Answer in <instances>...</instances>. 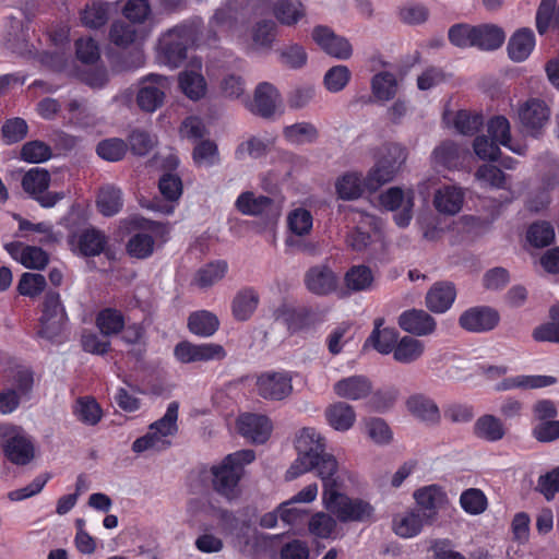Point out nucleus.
I'll list each match as a JSON object with an SVG mask.
<instances>
[{"mask_svg": "<svg viewBox=\"0 0 559 559\" xmlns=\"http://www.w3.org/2000/svg\"><path fill=\"white\" fill-rule=\"evenodd\" d=\"M275 322L287 326L290 332H297L308 328L313 322V313L308 308H293L288 305H281L273 312Z\"/></svg>", "mask_w": 559, "mask_h": 559, "instance_id": "b1692460", "label": "nucleus"}, {"mask_svg": "<svg viewBox=\"0 0 559 559\" xmlns=\"http://www.w3.org/2000/svg\"><path fill=\"white\" fill-rule=\"evenodd\" d=\"M228 271L224 260L209 262L201 266L193 275L192 284L201 289H207L221 282Z\"/></svg>", "mask_w": 559, "mask_h": 559, "instance_id": "c9c22d12", "label": "nucleus"}, {"mask_svg": "<svg viewBox=\"0 0 559 559\" xmlns=\"http://www.w3.org/2000/svg\"><path fill=\"white\" fill-rule=\"evenodd\" d=\"M555 230L547 222H537L530 226L527 230V240L537 248H543L552 242Z\"/></svg>", "mask_w": 559, "mask_h": 559, "instance_id": "69168bd1", "label": "nucleus"}, {"mask_svg": "<svg viewBox=\"0 0 559 559\" xmlns=\"http://www.w3.org/2000/svg\"><path fill=\"white\" fill-rule=\"evenodd\" d=\"M413 497L416 501L415 509L430 524H433L438 519L439 512L449 506L447 492L438 485L424 486L415 490Z\"/></svg>", "mask_w": 559, "mask_h": 559, "instance_id": "9b49d317", "label": "nucleus"}, {"mask_svg": "<svg viewBox=\"0 0 559 559\" xmlns=\"http://www.w3.org/2000/svg\"><path fill=\"white\" fill-rule=\"evenodd\" d=\"M255 390L266 401H284L293 393V376L286 370H267L257 376Z\"/></svg>", "mask_w": 559, "mask_h": 559, "instance_id": "423d86ee", "label": "nucleus"}, {"mask_svg": "<svg viewBox=\"0 0 559 559\" xmlns=\"http://www.w3.org/2000/svg\"><path fill=\"white\" fill-rule=\"evenodd\" d=\"M312 38L323 51L336 59L347 60L353 55L349 41L326 26L314 27Z\"/></svg>", "mask_w": 559, "mask_h": 559, "instance_id": "a211bd4d", "label": "nucleus"}, {"mask_svg": "<svg viewBox=\"0 0 559 559\" xmlns=\"http://www.w3.org/2000/svg\"><path fill=\"white\" fill-rule=\"evenodd\" d=\"M406 158L405 147L396 143L385 144L379 162L369 170L364 179V186L370 191L378 190L394 178Z\"/></svg>", "mask_w": 559, "mask_h": 559, "instance_id": "39448f33", "label": "nucleus"}, {"mask_svg": "<svg viewBox=\"0 0 559 559\" xmlns=\"http://www.w3.org/2000/svg\"><path fill=\"white\" fill-rule=\"evenodd\" d=\"M239 433L254 443H264L271 435L272 423L259 414H242L237 421Z\"/></svg>", "mask_w": 559, "mask_h": 559, "instance_id": "aec40b11", "label": "nucleus"}, {"mask_svg": "<svg viewBox=\"0 0 559 559\" xmlns=\"http://www.w3.org/2000/svg\"><path fill=\"white\" fill-rule=\"evenodd\" d=\"M380 204L389 211H402L394 215V221L400 227H406L412 219L413 192L405 193L402 189L393 187L380 194Z\"/></svg>", "mask_w": 559, "mask_h": 559, "instance_id": "dca6fc26", "label": "nucleus"}, {"mask_svg": "<svg viewBox=\"0 0 559 559\" xmlns=\"http://www.w3.org/2000/svg\"><path fill=\"white\" fill-rule=\"evenodd\" d=\"M201 43H203L201 20L193 19L165 33L159 40V49L164 62L170 68H177L186 59L188 47Z\"/></svg>", "mask_w": 559, "mask_h": 559, "instance_id": "f03ea898", "label": "nucleus"}, {"mask_svg": "<svg viewBox=\"0 0 559 559\" xmlns=\"http://www.w3.org/2000/svg\"><path fill=\"white\" fill-rule=\"evenodd\" d=\"M175 357L183 364L198 361L222 360L226 357L225 348L215 343L192 344L180 342L175 346Z\"/></svg>", "mask_w": 559, "mask_h": 559, "instance_id": "f8f14e48", "label": "nucleus"}, {"mask_svg": "<svg viewBox=\"0 0 559 559\" xmlns=\"http://www.w3.org/2000/svg\"><path fill=\"white\" fill-rule=\"evenodd\" d=\"M281 104V95L276 87L267 82L260 83L255 91L250 110L262 118H272Z\"/></svg>", "mask_w": 559, "mask_h": 559, "instance_id": "412c9836", "label": "nucleus"}, {"mask_svg": "<svg viewBox=\"0 0 559 559\" xmlns=\"http://www.w3.org/2000/svg\"><path fill=\"white\" fill-rule=\"evenodd\" d=\"M518 115L525 131L537 134L548 123L550 108L543 99L530 98L520 106Z\"/></svg>", "mask_w": 559, "mask_h": 559, "instance_id": "2eb2a0df", "label": "nucleus"}, {"mask_svg": "<svg viewBox=\"0 0 559 559\" xmlns=\"http://www.w3.org/2000/svg\"><path fill=\"white\" fill-rule=\"evenodd\" d=\"M52 156L51 147L43 141H29L22 146L21 158L27 163L39 164Z\"/></svg>", "mask_w": 559, "mask_h": 559, "instance_id": "052dcab7", "label": "nucleus"}, {"mask_svg": "<svg viewBox=\"0 0 559 559\" xmlns=\"http://www.w3.org/2000/svg\"><path fill=\"white\" fill-rule=\"evenodd\" d=\"M136 37L138 28L131 22L117 21L110 27V41L118 47H128L135 41Z\"/></svg>", "mask_w": 559, "mask_h": 559, "instance_id": "5fc2aeb1", "label": "nucleus"}, {"mask_svg": "<svg viewBox=\"0 0 559 559\" xmlns=\"http://www.w3.org/2000/svg\"><path fill=\"white\" fill-rule=\"evenodd\" d=\"M473 433L483 441L498 442L507 435V428L499 417L484 414L475 420Z\"/></svg>", "mask_w": 559, "mask_h": 559, "instance_id": "cd10ccee", "label": "nucleus"}, {"mask_svg": "<svg viewBox=\"0 0 559 559\" xmlns=\"http://www.w3.org/2000/svg\"><path fill=\"white\" fill-rule=\"evenodd\" d=\"M305 284L312 294L325 296L336 290L337 276L329 266L316 265L305 274Z\"/></svg>", "mask_w": 559, "mask_h": 559, "instance_id": "5701e85b", "label": "nucleus"}, {"mask_svg": "<svg viewBox=\"0 0 559 559\" xmlns=\"http://www.w3.org/2000/svg\"><path fill=\"white\" fill-rule=\"evenodd\" d=\"M260 297L252 287H243L236 293L231 300V313L237 321H247L255 312Z\"/></svg>", "mask_w": 559, "mask_h": 559, "instance_id": "473e14b6", "label": "nucleus"}, {"mask_svg": "<svg viewBox=\"0 0 559 559\" xmlns=\"http://www.w3.org/2000/svg\"><path fill=\"white\" fill-rule=\"evenodd\" d=\"M500 321L497 310L487 306L466 309L459 318V325L472 333H485L493 330Z\"/></svg>", "mask_w": 559, "mask_h": 559, "instance_id": "ddd939ff", "label": "nucleus"}, {"mask_svg": "<svg viewBox=\"0 0 559 559\" xmlns=\"http://www.w3.org/2000/svg\"><path fill=\"white\" fill-rule=\"evenodd\" d=\"M287 223L294 235L305 236L311 231L313 218L308 210L299 207L289 213Z\"/></svg>", "mask_w": 559, "mask_h": 559, "instance_id": "0e129e2a", "label": "nucleus"}, {"mask_svg": "<svg viewBox=\"0 0 559 559\" xmlns=\"http://www.w3.org/2000/svg\"><path fill=\"white\" fill-rule=\"evenodd\" d=\"M107 243L106 236L95 228H86L78 239V247L84 257L99 255Z\"/></svg>", "mask_w": 559, "mask_h": 559, "instance_id": "ea45409f", "label": "nucleus"}, {"mask_svg": "<svg viewBox=\"0 0 559 559\" xmlns=\"http://www.w3.org/2000/svg\"><path fill=\"white\" fill-rule=\"evenodd\" d=\"M155 241L153 237L146 233L134 234L127 243L128 253L136 259H145L154 251Z\"/></svg>", "mask_w": 559, "mask_h": 559, "instance_id": "13d9d810", "label": "nucleus"}, {"mask_svg": "<svg viewBox=\"0 0 559 559\" xmlns=\"http://www.w3.org/2000/svg\"><path fill=\"white\" fill-rule=\"evenodd\" d=\"M455 288L450 283H436L426 294V307L435 313H443L455 300Z\"/></svg>", "mask_w": 559, "mask_h": 559, "instance_id": "c756f323", "label": "nucleus"}, {"mask_svg": "<svg viewBox=\"0 0 559 559\" xmlns=\"http://www.w3.org/2000/svg\"><path fill=\"white\" fill-rule=\"evenodd\" d=\"M73 414L81 423L95 426L102 419L103 412L99 404L92 396H82L75 401Z\"/></svg>", "mask_w": 559, "mask_h": 559, "instance_id": "79ce46f5", "label": "nucleus"}, {"mask_svg": "<svg viewBox=\"0 0 559 559\" xmlns=\"http://www.w3.org/2000/svg\"><path fill=\"white\" fill-rule=\"evenodd\" d=\"M4 248L15 261L20 262L27 269L41 270L49 261L47 252L39 247L27 246L20 241H13L7 243Z\"/></svg>", "mask_w": 559, "mask_h": 559, "instance_id": "4be33fe9", "label": "nucleus"}, {"mask_svg": "<svg viewBox=\"0 0 559 559\" xmlns=\"http://www.w3.org/2000/svg\"><path fill=\"white\" fill-rule=\"evenodd\" d=\"M179 86L190 99L198 100L205 95L206 83L203 75L197 70H186L179 74Z\"/></svg>", "mask_w": 559, "mask_h": 559, "instance_id": "c03bdc74", "label": "nucleus"}, {"mask_svg": "<svg viewBox=\"0 0 559 559\" xmlns=\"http://www.w3.org/2000/svg\"><path fill=\"white\" fill-rule=\"evenodd\" d=\"M188 326L191 333L209 337L217 331L219 321L214 313L201 310L189 316Z\"/></svg>", "mask_w": 559, "mask_h": 559, "instance_id": "58836bf2", "label": "nucleus"}, {"mask_svg": "<svg viewBox=\"0 0 559 559\" xmlns=\"http://www.w3.org/2000/svg\"><path fill=\"white\" fill-rule=\"evenodd\" d=\"M170 88L167 76L151 73L140 80L136 104L141 110L154 112L163 106L166 92Z\"/></svg>", "mask_w": 559, "mask_h": 559, "instance_id": "0eeeda50", "label": "nucleus"}, {"mask_svg": "<svg viewBox=\"0 0 559 559\" xmlns=\"http://www.w3.org/2000/svg\"><path fill=\"white\" fill-rule=\"evenodd\" d=\"M346 242L355 251H364L372 243L383 246L382 221L371 214H362L357 227L346 237Z\"/></svg>", "mask_w": 559, "mask_h": 559, "instance_id": "1a4fd4ad", "label": "nucleus"}, {"mask_svg": "<svg viewBox=\"0 0 559 559\" xmlns=\"http://www.w3.org/2000/svg\"><path fill=\"white\" fill-rule=\"evenodd\" d=\"M406 407L414 417L429 425H437L441 420V413L437 403L425 394L411 395L406 401Z\"/></svg>", "mask_w": 559, "mask_h": 559, "instance_id": "393cba45", "label": "nucleus"}, {"mask_svg": "<svg viewBox=\"0 0 559 559\" xmlns=\"http://www.w3.org/2000/svg\"><path fill=\"white\" fill-rule=\"evenodd\" d=\"M124 324L126 321L121 311L114 308L103 309L96 317V326L103 336L120 333L124 329Z\"/></svg>", "mask_w": 559, "mask_h": 559, "instance_id": "37998d69", "label": "nucleus"}, {"mask_svg": "<svg viewBox=\"0 0 559 559\" xmlns=\"http://www.w3.org/2000/svg\"><path fill=\"white\" fill-rule=\"evenodd\" d=\"M3 46L19 56L33 53V45L29 43L28 22L24 13L9 17L2 37Z\"/></svg>", "mask_w": 559, "mask_h": 559, "instance_id": "9d476101", "label": "nucleus"}, {"mask_svg": "<svg viewBox=\"0 0 559 559\" xmlns=\"http://www.w3.org/2000/svg\"><path fill=\"white\" fill-rule=\"evenodd\" d=\"M464 202V192L456 186H444L435 192L433 205L442 214H457Z\"/></svg>", "mask_w": 559, "mask_h": 559, "instance_id": "7c9ffc66", "label": "nucleus"}, {"mask_svg": "<svg viewBox=\"0 0 559 559\" xmlns=\"http://www.w3.org/2000/svg\"><path fill=\"white\" fill-rule=\"evenodd\" d=\"M317 128L310 122H297L283 129V135L292 144L312 143L318 138Z\"/></svg>", "mask_w": 559, "mask_h": 559, "instance_id": "8fccbe9b", "label": "nucleus"}, {"mask_svg": "<svg viewBox=\"0 0 559 559\" xmlns=\"http://www.w3.org/2000/svg\"><path fill=\"white\" fill-rule=\"evenodd\" d=\"M255 454L252 450H241L228 454L219 464L213 465L212 484L214 490L228 500L239 496V480L243 473V466L253 462Z\"/></svg>", "mask_w": 559, "mask_h": 559, "instance_id": "7ed1b4c3", "label": "nucleus"}, {"mask_svg": "<svg viewBox=\"0 0 559 559\" xmlns=\"http://www.w3.org/2000/svg\"><path fill=\"white\" fill-rule=\"evenodd\" d=\"M487 132L490 138L498 144L508 147L512 152L522 154L520 147L511 145V133L509 120L503 116H496L491 118L487 124Z\"/></svg>", "mask_w": 559, "mask_h": 559, "instance_id": "09e8293b", "label": "nucleus"}, {"mask_svg": "<svg viewBox=\"0 0 559 559\" xmlns=\"http://www.w3.org/2000/svg\"><path fill=\"white\" fill-rule=\"evenodd\" d=\"M550 322L540 324L533 330L532 337L536 342L559 344V305L549 309Z\"/></svg>", "mask_w": 559, "mask_h": 559, "instance_id": "3c124183", "label": "nucleus"}, {"mask_svg": "<svg viewBox=\"0 0 559 559\" xmlns=\"http://www.w3.org/2000/svg\"><path fill=\"white\" fill-rule=\"evenodd\" d=\"M333 391L341 399L357 401L370 395L372 384L370 380L364 376H352L335 382Z\"/></svg>", "mask_w": 559, "mask_h": 559, "instance_id": "a878e982", "label": "nucleus"}, {"mask_svg": "<svg viewBox=\"0 0 559 559\" xmlns=\"http://www.w3.org/2000/svg\"><path fill=\"white\" fill-rule=\"evenodd\" d=\"M269 143L258 136H251L247 141L241 142L236 148L235 155L239 160H243L247 157L260 158L267 152Z\"/></svg>", "mask_w": 559, "mask_h": 559, "instance_id": "e2e57ef3", "label": "nucleus"}, {"mask_svg": "<svg viewBox=\"0 0 559 559\" xmlns=\"http://www.w3.org/2000/svg\"><path fill=\"white\" fill-rule=\"evenodd\" d=\"M344 283L353 293L370 290L374 283L373 272L367 265H354L345 273Z\"/></svg>", "mask_w": 559, "mask_h": 559, "instance_id": "4c0bfd02", "label": "nucleus"}, {"mask_svg": "<svg viewBox=\"0 0 559 559\" xmlns=\"http://www.w3.org/2000/svg\"><path fill=\"white\" fill-rule=\"evenodd\" d=\"M431 525L415 508L397 514L393 519L394 533L403 538L417 536L425 526Z\"/></svg>", "mask_w": 559, "mask_h": 559, "instance_id": "c85d7f7f", "label": "nucleus"}, {"mask_svg": "<svg viewBox=\"0 0 559 559\" xmlns=\"http://www.w3.org/2000/svg\"><path fill=\"white\" fill-rule=\"evenodd\" d=\"M127 144L123 140L112 138L98 143L97 154L108 162H118L123 158L127 153Z\"/></svg>", "mask_w": 559, "mask_h": 559, "instance_id": "338daca9", "label": "nucleus"}, {"mask_svg": "<svg viewBox=\"0 0 559 559\" xmlns=\"http://www.w3.org/2000/svg\"><path fill=\"white\" fill-rule=\"evenodd\" d=\"M460 504L469 514H480L487 508V498L480 489L469 488L462 492Z\"/></svg>", "mask_w": 559, "mask_h": 559, "instance_id": "680f3d73", "label": "nucleus"}, {"mask_svg": "<svg viewBox=\"0 0 559 559\" xmlns=\"http://www.w3.org/2000/svg\"><path fill=\"white\" fill-rule=\"evenodd\" d=\"M178 409L177 402H171L165 415L148 426L147 432L135 439L132 443V451L143 453L145 451L160 452L171 445V438L178 432Z\"/></svg>", "mask_w": 559, "mask_h": 559, "instance_id": "20e7f679", "label": "nucleus"}, {"mask_svg": "<svg viewBox=\"0 0 559 559\" xmlns=\"http://www.w3.org/2000/svg\"><path fill=\"white\" fill-rule=\"evenodd\" d=\"M352 73L346 66L338 64L330 68L323 78L326 90L337 93L345 88L350 80Z\"/></svg>", "mask_w": 559, "mask_h": 559, "instance_id": "bf43d9fd", "label": "nucleus"}, {"mask_svg": "<svg viewBox=\"0 0 559 559\" xmlns=\"http://www.w3.org/2000/svg\"><path fill=\"white\" fill-rule=\"evenodd\" d=\"M336 520L330 512H317L309 521V531L318 537L329 538L337 526Z\"/></svg>", "mask_w": 559, "mask_h": 559, "instance_id": "4d7b16f0", "label": "nucleus"}, {"mask_svg": "<svg viewBox=\"0 0 559 559\" xmlns=\"http://www.w3.org/2000/svg\"><path fill=\"white\" fill-rule=\"evenodd\" d=\"M109 19V5L96 1L87 4L81 12L82 24L88 28H99L104 26Z\"/></svg>", "mask_w": 559, "mask_h": 559, "instance_id": "603ef678", "label": "nucleus"}, {"mask_svg": "<svg viewBox=\"0 0 559 559\" xmlns=\"http://www.w3.org/2000/svg\"><path fill=\"white\" fill-rule=\"evenodd\" d=\"M3 451L7 459L16 465H26L34 459V444L20 429L12 428L5 433Z\"/></svg>", "mask_w": 559, "mask_h": 559, "instance_id": "f3484780", "label": "nucleus"}, {"mask_svg": "<svg viewBox=\"0 0 559 559\" xmlns=\"http://www.w3.org/2000/svg\"><path fill=\"white\" fill-rule=\"evenodd\" d=\"M324 416L328 424L337 431L349 430L356 421L354 407L342 401L330 404L324 411Z\"/></svg>", "mask_w": 559, "mask_h": 559, "instance_id": "72a5a7b5", "label": "nucleus"}, {"mask_svg": "<svg viewBox=\"0 0 559 559\" xmlns=\"http://www.w3.org/2000/svg\"><path fill=\"white\" fill-rule=\"evenodd\" d=\"M484 123L483 116L479 114H472L466 110H460L454 118L455 129L464 135L475 134Z\"/></svg>", "mask_w": 559, "mask_h": 559, "instance_id": "774afa93", "label": "nucleus"}, {"mask_svg": "<svg viewBox=\"0 0 559 559\" xmlns=\"http://www.w3.org/2000/svg\"><path fill=\"white\" fill-rule=\"evenodd\" d=\"M234 24V13L228 7L216 10L215 14L209 22V31L206 36H203V41L211 44L216 40L217 31L231 28Z\"/></svg>", "mask_w": 559, "mask_h": 559, "instance_id": "6e6d98bb", "label": "nucleus"}, {"mask_svg": "<svg viewBox=\"0 0 559 559\" xmlns=\"http://www.w3.org/2000/svg\"><path fill=\"white\" fill-rule=\"evenodd\" d=\"M298 456L286 472V479L316 471L322 481L323 508L342 523L369 522L374 508L366 500L349 497L344 492L348 474L338 467L336 459L325 452V444L313 428H304L297 437Z\"/></svg>", "mask_w": 559, "mask_h": 559, "instance_id": "f257e3e1", "label": "nucleus"}, {"mask_svg": "<svg viewBox=\"0 0 559 559\" xmlns=\"http://www.w3.org/2000/svg\"><path fill=\"white\" fill-rule=\"evenodd\" d=\"M371 91L373 96L380 102H389L397 93V81L391 72H380L373 75L371 80Z\"/></svg>", "mask_w": 559, "mask_h": 559, "instance_id": "a18cd8bd", "label": "nucleus"}, {"mask_svg": "<svg viewBox=\"0 0 559 559\" xmlns=\"http://www.w3.org/2000/svg\"><path fill=\"white\" fill-rule=\"evenodd\" d=\"M97 209L105 216L116 215L122 207V193L119 188L105 186L97 197Z\"/></svg>", "mask_w": 559, "mask_h": 559, "instance_id": "de8ad7c7", "label": "nucleus"}, {"mask_svg": "<svg viewBox=\"0 0 559 559\" xmlns=\"http://www.w3.org/2000/svg\"><path fill=\"white\" fill-rule=\"evenodd\" d=\"M506 39L503 29L493 24H481L475 26L474 47L480 50H496L501 47Z\"/></svg>", "mask_w": 559, "mask_h": 559, "instance_id": "e433bc0d", "label": "nucleus"}, {"mask_svg": "<svg viewBox=\"0 0 559 559\" xmlns=\"http://www.w3.org/2000/svg\"><path fill=\"white\" fill-rule=\"evenodd\" d=\"M236 209L243 215L266 216L269 219H276L281 215L278 204L265 195H257L251 191L242 192L236 200Z\"/></svg>", "mask_w": 559, "mask_h": 559, "instance_id": "4468645a", "label": "nucleus"}, {"mask_svg": "<svg viewBox=\"0 0 559 559\" xmlns=\"http://www.w3.org/2000/svg\"><path fill=\"white\" fill-rule=\"evenodd\" d=\"M383 318H377L373 322L374 328L366 341L380 354L386 355L394 352L399 343V332L393 328H382Z\"/></svg>", "mask_w": 559, "mask_h": 559, "instance_id": "2f4dec72", "label": "nucleus"}, {"mask_svg": "<svg viewBox=\"0 0 559 559\" xmlns=\"http://www.w3.org/2000/svg\"><path fill=\"white\" fill-rule=\"evenodd\" d=\"M399 326L415 336H428L436 332L437 321L423 309L403 311L397 319Z\"/></svg>", "mask_w": 559, "mask_h": 559, "instance_id": "6ab92c4d", "label": "nucleus"}, {"mask_svg": "<svg viewBox=\"0 0 559 559\" xmlns=\"http://www.w3.org/2000/svg\"><path fill=\"white\" fill-rule=\"evenodd\" d=\"M534 47L535 37L533 31L521 28L510 37L507 49L511 60L522 62L528 58Z\"/></svg>", "mask_w": 559, "mask_h": 559, "instance_id": "f704fd0d", "label": "nucleus"}, {"mask_svg": "<svg viewBox=\"0 0 559 559\" xmlns=\"http://www.w3.org/2000/svg\"><path fill=\"white\" fill-rule=\"evenodd\" d=\"M50 174L46 169L32 168L22 178V187L43 207H52L64 198L63 192H47Z\"/></svg>", "mask_w": 559, "mask_h": 559, "instance_id": "6e6552de", "label": "nucleus"}, {"mask_svg": "<svg viewBox=\"0 0 559 559\" xmlns=\"http://www.w3.org/2000/svg\"><path fill=\"white\" fill-rule=\"evenodd\" d=\"M469 154L468 150L453 141H444L432 152L433 163L447 169H457Z\"/></svg>", "mask_w": 559, "mask_h": 559, "instance_id": "bb28decb", "label": "nucleus"}, {"mask_svg": "<svg viewBox=\"0 0 559 559\" xmlns=\"http://www.w3.org/2000/svg\"><path fill=\"white\" fill-rule=\"evenodd\" d=\"M273 12L282 24L288 26L298 23L306 14L302 3L297 0H278Z\"/></svg>", "mask_w": 559, "mask_h": 559, "instance_id": "49530a36", "label": "nucleus"}, {"mask_svg": "<svg viewBox=\"0 0 559 559\" xmlns=\"http://www.w3.org/2000/svg\"><path fill=\"white\" fill-rule=\"evenodd\" d=\"M424 350L425 345L421 341L403 336L394 348L393 358L401 364H412L423 356Z\"/></svg>", "mask_w": 559, "mask_h": 559, "instance_id": "a19ab883", "label": "nucleus"}, {"mask_svg": "<svg viewBox=\"0 0 559 559\" xmlns=\"http://www.w3.org/2000/svg\"><path fill=\"white\" fill-rule=\"evenodd\" d=\"M336 192L343 200L358 199L362 193V179L357 173H348L337 179Z\"/></svg>", "mask_w": 559, "mask_h": 559, "instance_id": "864d4df0", "label": "nucleus"}]
</instances>
